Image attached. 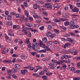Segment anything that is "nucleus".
<instances>
[{
  "mask_svg": "<svg viewBox=\"0 0 80 80\" xmlns=\"http://www.w3.org/2000/svg\"><path fill=\"white\" fill-rule=\"evenodd\" d=\"M78 28V25H75V23L73 22H70L69 28L70 29H73V28Z\"/></svg>",
  "mask_w": 80,
  "mask_h": 80,
  "instance_id": "nucleus-1",
  "label": "nucleus"
},
{
  "mask_svg": "<svg viewBox=\"0 0 80 80\" xmlns=\"http://www.w3.org/2000/svg\"><path fill=\"white\" fill-rule=\"evenodd\" d=\"M70 22L69 23V22L66 21V22H64V24L66 26H68V25H69V26L70 27Z\"/></svg>",
  "mask_w": 80,
  "mask_h": 80,
  "instance_id": "nucleus-17",
  "label": "nucleus"
},
{
  "mask_svg": "<svg viewBox=\"0 0 80 80\" xmlns=\"http://www.w3.org/2000/svg\"><path fill=\"white\" fill-rule=\"evenodd\" d=\"M12 78H13L15 79L18 78V76L15 75V74H12Z\"/></svg>",
  "mask_w": 80,
  "mask_h": 80,
  "instance_id": "nucleus-23",
  "label": "nucleus"
},
{
  "mask_svg": "<svg viewBox=\"0 0 80 80\" xmlns=\"http://www.w3.org/2000/svg\"><path fill=\"white\" fill-rule=\"evenodd\" d=\"M76 6L77 7H80V3H77Z\"/></svg>",
  "mask_w": 80,
  "mask_h": 80,
  "instance_id": "nucleus-64",
  "label": "nucleus"
},
{
  "mask_svg": "<svg viewBox=\"0 0 80 80\" xmlns=\"http://www.w3.org/2000/svg\"><path fill=\"white\" fill-rule=\"evenodd\" d=\"M22 29L23 32H24L25 35H27L28 32H27V31L25 29V26L24 25H22Z\"/></svg>",
  "mask_w": 80,
  "mask_h": 80,
  "instance_id": "nucleus-7",
  "label": "nucleus"
},
{
  "mask_svg": "<svg viewBox=\"0 0 80 80\" xmlns=\"http://www.w3.org/2000/svg\"><path fill=\"white\" fill-rule=\"evenodd\" d=\"M52 26L51 25H49L48 27V29L49 30H52Z\"/></svg>",
  "mask_w": 80,
  "mask_h": 80,
  "instance_id": "nucleus-27",
  "label": "nucleus"
},
{
  "mask_svg": "<svg viewBox=\"0 0 80 80\" xmlns=\"http://www.w3.org/2000/svg\"><path fill=\"white\" fill-rule=\"evenodd\" d=\"M6 78H8V79L10 80V75H8L6 76Z\"/></svg>",
  "mask_w": 80,
  "mask_h": 80,
  "instance_id": "nucleus-54",
  "label": "nucleus"
},
{
  "mask_svg": "<svg viewBox=\"0 0 80 80\" xmlns=\"http://www.w3.org/2000/svg\"><path fill=\"white\" fill-rule=\"evenodd\" d=\"M24 12H25V15L26 16H27V17L28 18L29 17H28V16H28V15H29L28 12V11L27 10H25L24 11Z\"/></svg>",
  "mask_w": 80,
  "mask_h": 80,
  "instance_id": "nucleus-20",
  "label": "nucleus"
},
{
  "mask_svg": "<svg viewBox=\"0 0 80 80\" xmlns=\"http://www.w3.org/2000/svg\"><path fill=\"white\" fill-rule=\"evenodd\" d=\"M39 10L40 12H42L43 11H44V8H39Z\"/></svg>",
  "mask_w": 80,
  "mask_h": 80,
  "instance_id": "nucleus-51",
  "label": "nucleus"
},
{
  "mask_svg": "<svg viewBox=\"0 0 80 80\" xmlns=\"http://www.w3.org/2000/svg\"><path fill=\"white\" fill-rule=\"evenodd\" d=\"M52 74V73L51 72H47L46 73V75H48L49 76V75H51Z\"/></svg>",
  "mask_w": 80,
  "mask_h": 80,
  "instance_id": "nucleus-58",
  "label": "nucleus"
},
{
  "mask_svg": "<svg viewBox=\"0 0 80 80\" xmlns=\"http://www.w3.org/2000/svg\"><path fill=\"white\" fill-rule=\"evenodd\" d=\"M18 55L17 54H14L12 55V57H17Z\"/></svg>",
  "mask_w": 80,
  "mask_h": 80,
  "instance_id": "nucleus-63",
  "label": "nucleus"
},
{
  "mask_svg": "<svg viewBox=\"0 0 80 80\" xmlns=\"http://www.w3.org/2000/svg\"><path fill=\"white\" fill-rule=\"evenodd\" d=\"M33 76L34 77H40V76L37 73H34L32 74Z\"/></svg>",
  "mask_w": 80,
  "mask_h": 80,
  "instance_id": "nucleus-18",
  "label": "nucleus"
},
{
  "mask_svg": "<svg viewBox=\"0 0 80 80\" xmlns=\"http://www.w3.org/2000/svg\"><path fill=\"white\" fill-rule=\"evenodd\" d=\"M29 43H30V39L27 38L25 41V43H26V44H27L28 45Z\"/></svg>",
  "mask_w": 80,
  "mask_h": 80,
  "instance_id": "nucleus-11",
  "label": "nucleus"
},
{
  "mask_svg": "<svg viewBox=\"0 0 80 80\" xmlns=\"http://www.w3.org/2000/svg\"><path fill=\"white\" fill-rule=\"evenodd\" d=\"M31 54L33 56H35V55L37 54V52H31Z\"/></svg>",
  "mask_w": 80,
  "mask_h": 80,
  "instance_id": "nucleus-44",
  "label": "nucleus"
},
{
  "mask_svg": "<svg viewBox=\"0 0 80 80\" xmlns=\"http://www.w3.org/2000/svg\"><path fill=\"white\" fill-rule=\"evenodd\" d=\"M28 17V18H29V20L30 22H32V21H33V18H32V17H29V16Z\"/></svg>",
  "mask_w": 80,
  "mask_h": 80,
  "instance_id": "nucleus-56",
  "label": "nucleus"
},
{
  "mask_svg": "<svg viewBox=\"0 0 80 80\" xmlns=\"http://www.w3.org/2000/svg\"><path fill=\"white\" fill-rule=\"evenodd\" d=\"M25 18V17L23 15L22 16V18H20V21L21 22H23V20H24V19Z\"/></svg>",
  "mask_w": 80,
  "mask_h": 80,
  "instance_id": "nucleus-26",
  "label": "nucleus"
},
{
  "mask_svg": "<svg viewBox=\"0 0 80 80\" xmlns=\"http://www.w3.org/2000/svg\"><path fill=\"white\" fill-rule=\"evenodd\" d=\"M51 59V57L50 56H48V58H44L42 59V61L43 62H48L49 60H50Z\"/></svg>",
  "mask_w": 80,
  "mask_h": 80,
  "instance_id": "nucleus-5",
  "label": "nucleus"
},
{
  "mask_svg": "<svg viewBox=\"0 0 80 80\" xmlns=\"http://www.w3.org/2000/svg\"><path fill=\"white\" fill-rule=\"evenodd\" d=\"M69 34H65V35H63V37H69Z\"/></svg>",
  "mask_w": 80,
  "mask_h": 80,
  "instance_id": "nucleus-61",
  "label": "nucleus"
},
{
  "mask_svg": "<svg viewBox=\"0 0 80 80\" xmlns=\"http://www.w3.org/2000/svg\"><path fill=\"white\" fill-rule=\"evenodd\" d=\"M69 45H70V43H67L64 45L63 44L62 47H63V48H65L67 47H68V46H69Z\"/></svg>",
  "mask_w": 80,
  "mask_h": 80,
  "instance_id": "nucleus-13",
  "label": "nucleus"
},
{
  "mask_svg": "<svg viewBox=\"0 0 80 80\" xmlns=\"http://www.w3.org/2000/svg\"><path fill=\"white\" fill-rule=\"evenodd\" d=\"M44 74V72L43 71H40L39 72V74L40 75H43Z\"/></svg>",
  "mask_w": 80,
  "mask_h": 80,
  "instance_id": "nucleus-36",
  "label": "nucleus"
},
{
  "mask_svg": "<svg viewBox=\"0 0 80 80\" xmlns=\"http://www.w3.org/2000/svg\"><path fill=\"white\" fill-rule=\"evenodd\" d=\"M79 11L78 9L76 7L72 9L73 12H78Z\"/></svg>",
  "mask_w": 80,
  "mask_h": 80,
  "instance_id": "nucleus-10",
  "label": "nucleus"
},
{
  "mask_svg": "<svg viewBox=\"0 0 80 80\" xmlns=\"http://www.w3.org/2000/svg\"><path fill=\"white\" fill-rule=\"evenodd\" d=\"M67 65L65 64H63L62 65V67L63 68L64 70H65V69H66V68H67Z\"/></svg>",
  "mask_w": 80,
  "mask_h": 80,
  "instance_id": "nucleus-21",
  "label": "nucleus"
},
{
  "mask_svg": "<svg viewBox=\"0 0 80 80\" xmlns=\"http://www.w3.org/2000/svg\"><path fill=\"white\" fill-rule=\"evenodd\" d=\"M15 67L17 68L18 69H19V68H20V65L19 64H16L15 65Z\"/></svg>",
  "mask_w": 80,
  "mask_h": 80,
  "instance_id": "nucleus-16",
  "label": "nucleus"
},
{
  "mask_svg": "<svg viewBox=\"0 0 80 80\" xmlns=\"http://www.w3.org/2000/svg\"><path fill=\"white\" fill-rule=\"evenodd\" d=\"M36 68H38V70H41L42 68V67H40V66H36Z\"/></svg>",
  "mask_w": 80,
  "mask_h": 80,
  "instance_id": "nucleus-45",
  "label": "nucleus"
},
{
  "mask_svg": "<svg viewBox=\"0 0 80 80\" xmlns=\"http://www.w3.org/2000/svg\"><path fill=\"white\" fill-rule=\"evenodd\" d=\"M42 41L44 43H46V42H48V40H47V37L43 38L42 39Z\"/></svg>",
  "mask_w": 80,
  "mask_h": 80,
  "instance_id": "nucleus-14",
  "label": "nucleus"
},
{
  "mask_svg": "<svg viewBox=\"0 0 80 80\" xmlns=\"http://www.w3.org/2000/svg\"><path fill=\"white\" fill-rule=\"evenodd\" d=\"M53 7H54V8H58V5L57 4H54L53 6Z\"/></svg>",
  "mask_w": 80,
  "mask_h": 80,
  "instance_id": "nucleus-50",
  "label": "nucleus"
},
{
  "mask_svg": "<svg viewBox=\"0 0 80 80\" xmlns=\"http://www.w3.org/2000/svg\"><path fill=\"white\" fill-rule=\"evenodd\" d=\"M54 43L56 44V45H58V44H60V42H59V41H55L54 42Z\"/></svg>",
  "mask_w": 80,
  "mask_h": 80,
  "instance_id": "nucleus-41",
  "label": "nucleus"
},
{
  "mask_svg": "<svg viewBox=\"0 0 80 80\" xmlns=\"http://www.w3.org/2000/svg\"><path fill=\"white\" fill-rule=\"evenodd\" d=\"M36 22H37V23H40L41 22V20L40 19L37 20L36 21Z\"/></svg>",
  "mask_w": 80,
  "mask_h": 80,
  "instance_id": "nucleus-62",
  "label": "nucleus"
},
{
  "mask_svg": "<svg viewBox=\"0 0 80 80\" xmlns=\"http://www.w3.org/2000/svg\"><path fill=\"white\" fill-rule=\"evenodd\" d=\"M33 8L34 9H37L38 6L37 4H35L33 5Z\"/></svg>",
  "mask_w": 80,
  "mask_h": 80,
  "instance_id": "nucleus-30",
  "label": "nucleus"
},
{
  "mask_svg": "<svg viewBox=\"0 0 80 80\" xmlns=\"http://www.w3.org/2000/svg\"><path fill=\"white\" fill-rule=\"evenodd\" d=\"M45 50H46V51H50V50H51V49H50V48H49L48 47V46H45Z\"/></svg>",
  "mask_w": 80,
  "mask_h": 80,
  "instance_id": "nucleus-25",
  "label": "nucleus"
},
{
  "mask_svg": "<svg viewBox=\"0 0 80 80\" xmlns=\"http://www.w3.org/2000/svg\"><path fill=\"white\" fill-rule=\"evenodd\" d=\"M12 71L14 73H17V72H18V70H17V69L16 68H13Z\"/></svg>",
  "mask_w": 80,
  "mask_h": 80,
  "instance_id": "nucleus-22",
  "label": "nucleus"
},
{
  "mask_svg": "<svg viewBox=\"0 0 80 80\" xmlns=\"http://www.w3.org/2000/svg\"><path fill=\"white\" fill-rule=\"evenodd\" d=\"M78 16L77 15H74L73 17L72 18L73 20L77 21V17H78Z\"/></svg>",
  "mask_w": 80,
  "mask_h": 80,
  "instance_id": "nucleus-12",
  "label": "nucleus"
},
{
  "mask_svg": "<svg viewBox=\"0 0 80 80\" xmlns=\"http://www.w3.org/2000/svg\"><path fill=\"white\" fill-rule=\"evenodd\" d=\"M80 62H79L77 64V67L78 68H80Z\"/></svg>",
  "mask_w": 80,
  "mask_h": 80,
  "instance_id": "nucleus-55",
  "label": "nucleus"
},
{
  "mask_svg": "<svg viewBox=\"0 0 80 80\" xmlns=\"http://www.w3.org/2000/svg\"><path fill=\"white\" fill-rule=\"evenodd\" d=\"M51 24L52 25V26H57V24H56L55 22H51Z\"/></svg>",
  "mask_w": 80,
  "mask_h": 80,
  "instance_id": "nucleus-52",
  "label": "nucleus"
},
{
  "mask_svg": "<svg viewBox=\"0 0 80 80\" xmlns=\"http://www.w3.org/2000/svg\"><path fill=\"white\" fill-rule=\"evenodd\" d=\"M73 79L74 80H80V78L78 77H74Z\"/></svg>",
  "mask_w": 80,
  "mask_h": 80,
  "instance_id": "nucleus-47",
  "label": "nucleus"
},
{
  "mask_svg": "<svg viewBox=\"0 0 80 80\" xmlns=\"http://www.w3.org/2000/svg\"><path fill=\"white\" fill-rule=\"evenodd\" d=\"M29 68V70H31V71H33V70H34V68H33V67H30V66Z\"/></svg>",
  "mask_w": 80,
  "mask_h": 80,
  "instance_id": "nucleus-53",
  "label": "nucleus"
},
{
  "mask_svg": "<svg viewBox=\"0 0 80 80\" xmlns=\"http://www.w3.org/2000/svg\"><path fill=\"white\" fill-rule=\"evenodd\" d=\"M60 28H62V30H67V28H66L63 26H60Z\"/></svg>",
  "mask_w": 80,
  "mask_h": 80,
  "instance_id": "nucleus-37",
  "label": "nucleus"
},
{
  "mask_svg": "<svg viewBox=\"0 0 80 80\" xmlns=\"http://www.w3.org/2000/svg\"><path fill=\"white\" fill-rule=\"evenodd\" d=\"M25 25L26 27H32L33 26V25L31 24V23H25Z\"/></svg>",
  "mask_w": 80,
  "mask_h": 80,
  "instance_id": "nucleus-15",
  "label": "nucleus"
},
{
  "mask_svg": "<svg viewBox=\"0 0 80 80\" xmlns=\"http://www.w3.org/2000/svg\"><path fill=\"white\" fill-rule=\"evenodd\" d=\"M52 44V41H50L48 42H47V44L48 45V46H50V45Z\"/></svg>",
  "mask_w": 80,
  "mask_h": 80,
  "instance_id": "nucleus-28",
  "label": "nucleus"
},
{
  "mask_svg": "<svg viewBox=\"0 0 80 80\" xmlns=\"http://www.w3.org/2000/svg\"><path fill=\"white\" fill-rule=\"evenodd\" d=\"M27 58V57L25 54H22L21 56V58L22 60H25Z\"/></svg>",
  "mask_w": 80,
  "mask_h": 80,
  "instance_id": "nucleus-9",
  "label": "nucleus"
},
{
  "mask_svg": "<svg viewBox=\"0 0 80 80\" xmlns=\"http://www.w3.org/2000/svg\"><path fill=\"white\" fill-rule=\"evenodd\" d=\"M75 52V49H71L69 51V53H73Z\"/></svg>",
  "mask_w": 80,
  "mask_h": 80,
  "instance_id": "nucleus-33",
  "label": "nucleus"
},
{
  "mask_svg": "<svg viewBox=\"0 0 80 80\" xmlns=\"http://www.w3.org/2000/svg\"><path fill=\"white\" fill-rule=\"evenodd\" d=\"M37 42V39H33V41L32 42V46L35 45V42Z\"/></svg>",
  "mask_w": 80,
  "mask_h": 80,
  "instance_id": "nucleus-38",
  "label": "nucleus"
},
{
  "mask_svg": "<svg viewBox=\"0 0 80 80\" xmlns=\"http://www.w3.org/2000/svg\"><path fill=\"white\" fill-rule=\"evenodd\" d=\"M40 53H45L46 52V50L45 49H43L39 51Z\"/></svg>",
  "mask_w": 80,
  "mask_h": 80,
  "instance_id": "nucleus-29",
  "label": "nucleus"
},
{
  "mask_svg": "<svg viewBox=\"0 0 80 80\" xmlns=\"http://www.w3.org/2000/svg\"><path fill=\"white\" fill-rule=\"evenodd\" d=\"M27 72H28V70L26 69L22 70L21 71V73L22 75H25L26 74V73H27Z\"/></svg>",
  "mask_w": 80,
  "mask_h": 80,
  "instance_id": "nucleus-8",
  "label": "nucleus"
},
{
  "mask_svg": "<svg viewBox=\"0 0 80 80\" xmlns=\"http://www.w3.org/2000/svg\"><path fill=\"white\" fill-rule=\"evenodd\" d=\"M33 17L36 18H37L38 17V16L37 15V14H36V13H35L33 15Z\"/></svg>",
  "mask_w": 80,
  "mask_h": 80,
  "instance_id": "nucleus-34",
  "label": "nucleus"
},
{
  "mask_svg": "<svg viewBox=\"0 0 80 80\" xmlns=\"http://www.w3.org/2000/svg\"><path fill=\"white\" fill-rule=\"evenodd\" d=\"M52 3H47L45 4V5L46 6L47 8H49V9H52V6L51 5Z\"/></svg>",
  "mask_w": 80,
  "mask_h": 80,
  "instance_id": "nucleus-6",
  "label": "nucleus"
},
{
  "mask_svg": "<svg viewBox=\"0 0 80 80\" xmlns=\"http://www.w3.org/2000/svg\"><path fill=\"white\" fill-rule=\"evenodd\" d=\"M42 78L44 80H47V76H46L44 75L42 77Z\"/></svg>",
  "mask_w": 80,
  "mask_h": 80,
  "instance_id": "nucleus-24",
  "label": "nucleus"
},
{
  "mask_svg": "<svg viewBox=\"0 0 80 80\" xmlns=\"http://www.w3.org/2000/svg\"><path fill=\"white\" fill-rule=\"evenodd\" d=\"M49 66H51V67H54L55 66V64L52 63H50L48 64Z\"/></svg>",
  "mask_w": 80,
  "mask_h": 80,
  "instance_id": "nucleus-35",
  "label": "nucleus"
},
{
  "mask_svg": "<svg viewBox=\"0 0 80 80\" xmlns=\"http://www.w3.org/2000/svg\"><path fill=\"white\" fill-rule=\"evenodd\" d=\"M42 14L44 15H46V16H48V13L45 11H43L42 12Z\"/></svg>",
  "mask_w": 80,
  "mask_h": 80,
  "instance_id": "nucleus-40",
  "label": "nucleus"
},
{
  "mask_svg": "<svg viewBox=\"0 0 80 80\" xmlns=\"http://www.w3.org/2000/svg\"><path fill=\"white\" fill-rule=\"evenodd\" d=\"M59 20H61V21H67V19L63 18H59Z\"/></svg>",
  "mask_w": 80,
  "mask_h": 80,
  "instance_id": "nucleus-31",
  "label": "nucleus"
},
{
  "mask_svg": "<svg viewBox=\"0 0 80 80\" xmlns=\"http://www.w3.org/2000/svg\"><path fill=\"white\" fill-rule=\"evenodd\" d=\"M44 26H42L40 27L39 29L40 30H43L44 29Z\"/></svg>",
  "mask_w": 80,
  "mask_h": 80,
  "instance_id": "nucleus-46",
  "label": "nucleus"
},
{
  "mask_svg": "<svg viewBox=\"0 0 80 80\" xmlns=\"http://www.w3.org/2000/svg\"><path fill=\"white\" fill-rule=\"evenodd\" d=\"M23 5L25 6V7H27L28 6V4L27 3V2L26 1L24 2Z\"/></svg>",
  "mask_w": 80,
  "mask_h": 80,
  "instance_id": "nucleus-39",
  "label": "nucleus"
},
{
  "mask_svg": "<svg viewBox=\"0 0 80 80\" xmlns=\"http://www.w3.org/2000/svg\"><path fill=\"white\" fill-rule=\"evenodd\" d=\"M44 2L42 1H39L38 2V3L39 4H43Z\"/></svg>",
  "mask_w": 80,
  "mask_h": 80,
  "instance_id": "nucleus-43",
  "label": "nucleus"
},
{
  "mask_svg": "<svg viewBox=\"0 0 80 80\" xmlns=\"http://www.w3.org/2000/svg\"><path fill=\"white\" fill-rule=\"evenodd\" d=\"M43 19H44V20H47V21H48V20H49V18L47 17V18H46L45 17H43Z\"/></svg>",
  "mask_w": 80,
  "mask_h": 80,
  "instance_id": "nucleus-49",
  "label": "nucleus"
},
{
  "mask_svg": "<svg viewBox=\"0 0 80 80\" xmlns=\"http://www.w3.org/2000/svg\"><path fill=\"white\" fill-rule=\"evenodd\" d=\"M55 37V34H52L51 33L50 37L51 38H53V37Z\"/></svg>",
  "mask_w": 80,
  "mask_h": 80,
  "instance_id": "nucleus-57",
  "label": "nucleus"
},
{
  "mask_svg": "<svg viewBox=\"0 0 80 80\" xmlns=\"http://www.w3.org/2000/svg\"><path fill=\"white\" fill-rule=\"evenodd\" d=\"M53 20L55 22H60V20L57 19H53Z\"/></svg>",
  "mask_w": 80,
  "mask_h": 80,
  "instance_id": "nucleus-48",
  "label": "nucleus"
},
{
  "mask_svg": "<svg viewBox=\"0 0 80 80\" xmlns=\"http://www.w3.org/2000/svg\"><path fill=\"white\" fill-rule=\"evenodd\" d=\"M54 32H55L56 33H59V30L57 29H54Z\"/></svg>",
  "mask_w": 80,
  "mask_h": 80,
  "instance_id": "nucleus-32",
  "label": "nucleus"
},
{
  "mask_svg": "<svg viewBox=\"0 0 80 80\" xmlns=\"http://www.w3.org/2000/svg\"><path fill=\"white\" fill-rule=\"evenodd\" d=\"M40 46L39 45L38 43L36 42L35 43V45L32 46V48L34 50H37V49H39Z\"/></svg>",
  "mask_w": 80,
  "mask_h": 80,
  "instance_id": "nucleus-2",
  "label": "nucleus"
},
{
  "mask_svg": "<svg viewBox=\"0 0 80 80\" xmlns=\"http://www.w3.org/2000/svg\"><path fill=\"white\" fill-rule=\"evenodd\" d=\"M55 50H60V48H59V47H58V46H55Z\"/></svg>",
  "mask_w": 80,
  "mask_h": 80,
  "instance_id": "nucleus-42",
  "label": "nucleus"
},
{
  "mask_svg": "<svg viewBox=\"0 0 80 80\" xmlns=\"http://www.w3.org/2000/svg\"><path fill=\"white\" fill-rule=\"evenodd\" d=\"M39 44L41 47H42L43 48H45V45L43 44L42 40H39Z\"/></svg>",
  "mask_w": 80,
  "mask_h": 80,
  "instance_id": "nucleus-3",
  "label": "nucleus"
},
{
  "mask_svg": "<svg viewBox=\"0 0 80 80\" xmlns=\"http://www.w3.org/2000/svg\"><path fill=\"white\" fill-rule=\"evenodd\" d=\"M67 40L68 41H69L70 42H71V43L72 44H75L76 43L75 40L72 38H67Z\"/></svg>",
  "mask_w": 80,
  "mask_h": 80,
  "instance_id": "nucleus-4",
  "label": "nucleus"
},
{
  "mask_svg": "<svg viewBox=\"0 0 80 80\" xmlns=\"http://www.w3.org/2000/svg\"><path fill=\"white\" fill-rule=\"evenodd\" d=\"M52 35V33L50 32H48L47 34V36L48 37H50Z\"/></svg>",
  "mask_w": 80,
  "mask_h": 80,
  "instance_id": "nucleus-19",
  "label": "nucleus"
},
{
  "mask_svg": "<svg viewBox=\"0 0 80 80\" xmlns=\"http://www.w3.org/2000/svg\"><path fill=\"white\" fill-rule=\"evenodd\" d=\"M10 14L7 18V20L8 21H10Z\"/></svg>",
  "mask_w": 80,
  "mask_h": 80,
  "instance_id": "nucleus-60",
  "label": "nucleus"
},
{
  "mask_svg": "<svg viewBox=\"0 0 80 80\" xmlns=\"http://www.w3.org/2000/svg\"><path fill=\"white\" fill-rule=\"evenodd\" d=\"M28 46V48H31L32 47V44H31L30 42H29Z\"/></svg>",
  "mask_w": 80,
  "mask_h": 80,
  "instance_id": "nucleus-59",
  "label": "nucleus"
}]
</instances>
